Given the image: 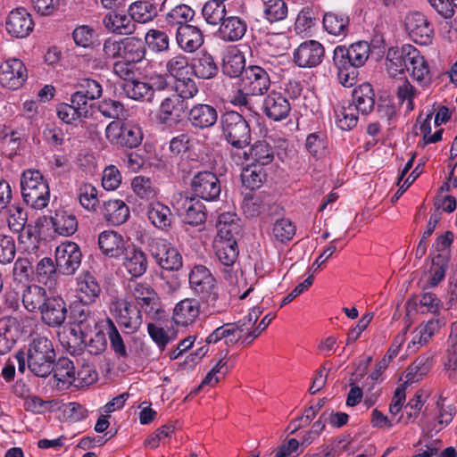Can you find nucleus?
I'll list each match as a JSON object with an SVG mask.
<instances>
[{"label":"nucleus","mask_w":457,"mask_h":457,"mask_svg":"<svg viewBox=\"0 0 457 457\" xmlns=\"http://www.w3.org/2000/svg\"><path fill=\"white\" fill-rule=\"evenodd\" d=\"M77 291L81 303L89 304L99 296L101 287L93 275L86 272L78 278Z\"/></svg>","instance_id":"nucleus-37"},{"label":"nucleus","mask_w":457,"mask_h":457,"mask_svg":"<svg viewBox=\"0 0 457 457\" xmlns=\"http://www.w3.org/2000/svg\"><path fill=\"white\" fill-rule=\"evenodd\" d=\"M201 303L196 298H186L179 302L173 310V321L183 327L193 324L200 314Z\"/></svg>","instance_id":"nucleus-22"},{"label":"nucleus","mask_w":457,"mask_h":457,"mask_svg":"<svg viewBox=\"0 0 457 457\" xmlns=\"http://www.w3.org/2000/svg\"><path fill=\"white\" fill-rule=\"evenodd\" d=\"M195 11L187 4H179L172 8L166 15V21L171 26L189 25L193 20Z\"/></svg>","instance_id":"nucleus-56"},{"label":"nucleus","mask_w":457,"mask_h":457,"mask_svg":"<svg viewBox=\"0 0 457 457\" xmlns=\"http://www.w3.org/2000/svg\"><path fill=\"white\" fill-rule=\"evenodd\" d=\"M158 4L150 1L141 0L131 4L128 12L135 23H145L153 21L158 15Z\"/></svg>","instance_id":"nucleus-41"},{"label":"nucleus","mask_w":457,"mask_h":457,"mask_svg":"<svg viewBox=\"0 0 457 457\" xmlns=\"http://www.w3.org/2000/svg\"><path fill=\"white\" fill-rule=\"evenodd\" d=\"M412 50L411 45H404L401 48L390 47L386 54V68L391 77L409 71V56Z\"/></svg>","instance_id":"nucleus-24"},{"label":"nucleus","mask_w":457,"mask_h":457,"mask_svg":"<svg viewBox=\"0 0 457 457\" xmlns=\"http://www.w3.org/2000/svg\"><path fill=\"white\" fill-rule=\"evenodd\" d=\"M21 190L26 204L37 210L47 206L50 189L48 183L38 170L29 169L21 173Z\"/></svg>","instance_id":"nucleus-3"},{"label":"nucleus","mask_w":457,"mask_h":457,"mask_svg":"<svg viewBox=\"0 0 457 457\" xmlns=\"http://www.w3.org/2000/svg\"><path fill=\"white\" fill-rule=\"evenodd\" d=\"M103 23L107 30L119 35H131L137 29L129 12L112 11L104 16Z\"/></svg>","instance_id":"nucleus-25"},{"label":"nucleus","mask_w":457,"mask_h":457,"mask_svg":"<svg viewBox=\"0 0 457 457\" xmlns=\"http://www.w3.org/2000/svg\"><path fill=\"white\" fill-rule=\"evenodd\" d=\"M141 310L133 303L125 302L119 310L117 322L124 327L128 333L137 332L142 324Z\"/></svg>","instance_id":"nucleus-35"},{"label":"nucleus","mask_w":457,"mask_h":457,"mask_svg":"<svg viewBox=\"0 0 457 457\" xmlns=\"http://www.w3.org/2000/svg\"><path fill=\"white\" fill-rule=\"evenodd\" d=\"M105 137L112 145L132 149L141 145L143 132L138 125L112 120L105 128Z\"/></svg>","instance_id":"nucleus-5"},{"label":"nucleus","mask_w":457,"mask_h":457,"mask_svg":"<svg viewBox=\"0 0 457 457\" xmlns=\"http://www.w3.org/2000/svg\"><path fill=\"white\" fill-rule=\"evenodd\" d=\"M43 322L49 327L57 328L63 324L68 314V306L59 295L48 296L41 311Z\"/></svg>","instance_id":"nucleus-19"},{"label":"nucleus","mask_w":457,"mask_h":457,"mask_svg":"<svg viewBox=\"0 0 457 457\" xmlns=\"http://www.w3.org/2000/svg\"><path fill=\"white\" fill-rule=\"evenodd\" d=\"M190 62L188 58L179 54L170 58L166 62V71L174 79H179L189 74Z\"/></svg>","instance_id":"nucleus-57"},{"label":"nucleus","mask_w":457,"mask_h":457,"mask_svg":"<svg viewBox=\"0 0 457 457\" xmlns=\"http://www.w3.org/2000/svg\"><path fill=\"white\" fill-rule=\"evenodd\" d=\"M411 71V76L421 84H428L431 80V74L428 64L420 51L412 46V50L409 56V71Z\"/></svg>","instance_id":"nucleus-39"},{"label":"nucleus","mask_w":457,"mask_h":457,"mask_svg":"<svg viewBox=\"0 0 457 457\" xmlns=\"http://www.w3.org/2000/svg\"><path fill=\"white\" fill-rule=\"evenodd\" d=\"M48 295L44 287L33 285L26 288L22 295V303L24 307L29 312H35L43 309L44 303H46Z\"/></svg>","instance_id":"nucleus-44"},{"label":"nucleus","mask_w":457,"mask_h":457,"mask_svg":"<svg viewBox=\"0 0 457 457\" xmlns=\"http://www.w3.org/2000/svg\"><path fill=\"white\" fill-rule=\"evenodd\" d=\"M69 318L71 323L74 325L71 328V334L82 341L87 337L92 328H97V327H100V323L90 314L87 308L82 304H76L71 307Z\"/></svg>","instance_id":"nucleus-14"},{"label":"nucleus","mask_w":457,"mask_h":457,"mask_svg":"<svg viewBox=\"0 0 457 457\" xmlns=\"http://www.w3.org/2000/svg\"><path fill=\"white\" fill-rule=\"evenodd\" d=\"M193 196L207 202L219 199L221 193V184L218 176L212 171L196 172L190 182Z\"/></svg>","instance_id":"nucleus-6"},{"label":"nucleus","mask_w":457,"mask_h":457,"mask_svg":"<svg viewBox=\"0 0 457 457\" xmlns=\"http://www.w3.org/2000/svg\"><path fill=\"white\" fill-rule=\"evenodd\" d=\"M188 280L197 300L209 307H218L219 293L216 279L205 266L195 265L188 275Z\"/></svg>","instance_id":"nucleus-4"},{"label":"nucleus","mask_w":457,"mask_h":457,"mask_svg":"<svg viewBox=\"0 0 457 457\" xmlns=\"http://www.w3.org/2000/svg\"><path fill=\"white\" fill-rule=\"evenodd\" d=\"M327 146V137L321 131L309 134L306 137L305 148L316 158H320L326 154Z\"/></svg>","instance_id":"nucleus-59"},{"label":"nucleus","mask_w":457,"mask_h":457,"mask_svg":"<svg viewBox=\"0 0 457 457\" xmlns=\"http://www.w3.org/2000/svg\"><path fill=\"white\" fill-rule=\"evenodd\" d=\"M98 328L99 330H97L94 337H92L87 342V340H80V342L84 344L85 347L87 348L88 353L94 355L101 354L107 347L106 332L103 328ZM85 339H87V337Z\"/></svg>","instance_id":"nucleus-64"},{"label":"nucleus","mask_w":457,"mask_h":457,"mask_svg":"<svg viewBox=\"0 0 457 457\" xmlns=\"http://www.w3.org/2000/svg\"><path fill=\"white\" fill-rule=\"evenodd\" d=\"M146 215L150 222L159 229L167 230L171 226L173 219L171 211L160 202L151 203L147 206Z\"/></svg>","instance_id":"nucleus-36"},{"label":"nucleus","mask_w":457,"mask_h":457,"mask_svg":"<svg viewBox=\"0 0 457 457\" xmlns=\"http://www.w3.org/2000/svg\"><path fill=\"white\" fill-rule=\"evenodd\" d=\"M295 234V226L289 219H279L272 228L273 237L281 243L290 241Z\"/></svg>","instance_id":"nucleus-60"},{"label":"nucleus","mask_w":457,"mask_h":457,"mask_svg":"<svg viewBox=\"0 0 457 457\" xmlns=\"http://www.w3.org/2000/svg\"><path fill=\"white\" fill-rule=\"evenodd\" d=\"M262 110L269 120L280 121L289 115L291 104L283 93L273 90L264 97Z\"/></svg>","instance_id":"nucleus-16"},{"label":"nucleus","mask_w":457,"mask_h":457,"mask_svg":"<svg viewBox=\"0 0 457 457\" xmlns=\"http://www.w3.org/2000/svg\"><path fill=\"white\" fill-rule=\"evenodd\" d=\"M145 43L154 53L167 52L170 47L169 35L160 29H149L145 37Z\"/></svg>","instance_id":"nucleus-54"},{"label":"nucleus","mask_w":457,"mask_h":457,"mask_svg":"<svg viewBox=\"0 0 457 457\" xmlns=\"http://www.w3.org/2000/svg\"><path fill=\"white\" fill-rule=\"evenodd\" d=\"M217 229L218 233L215 240L224 242L237 241V236L241 231L239 219L235 213H222L218 218Z\"/></svg>","instance_id":"nucleus-31"},{"label":"nucleus","mask_w":457,"mask_h":457,"mask_svg":"<svg viewBox=\"0 0 457 457\" xmlns=\"http://www.w3.org/2000/svg\"><path fill=\"white\" fill-rule=\"evenodd\" d=\"M325 54L324 46L316 40L301 43L294 51V62L300 68H314L321 63Z\"/></svg>","instance_id":"nucleus-12"},{"label":"nucleus","mask_w":457,"mask_h":457,"mask_svg":"<svg viewBox=\"0 0 457 457\" xmlns=\"http://www.w3.org/2000/svg\"><path fill=\"white\" fill-rule=\"evenodd\" d=\"M247 30L246 21L238 16H228L220 23V37L226 42H236L243 38Z\"/></svg>","instance_id":"nucleus-32"},{"label":"nucleus","mask_w":457,"mask_h":457,"mask_svg":"<svg viewBox=\"0 0 457 457\" xmlns=\"http://www.w3.org/2000/svg\"><path fill=\"white\" fill-rule=\"evenodd\" d=\"M36 274L39 282L52 286L59 274L56 261L49 257L42 258L37 264Z\"/></svg>","instance_id":"nucleus-52"},{"label":"nucleus","mask_w":457,"mask_h":457,"mask_svg":"<svg viewBox=\"0 0 457 457\" xmlns=\"http://www.w3.org/2000/svg\"><path fill=\"white\" fill-rule=\"evenodd\" d=\"M190 71L198 79H211L218 74L219 68L211 54L201 51L191 59Z\"/></svg>","instance_id":"nucleus-23"},{"label":"nucleus","mask_w":457,"mask_h":457,"mask_svg":"<svg viewBox=\"0 0 457 457\" xmlns=\"http://www.w3.org/2000/svg\"><path fill=\"white\" fill-rule=\"evenodd\" d=\"M357 110L352 104L347 106H337L334 112L336 123L342 130H350L357 125L358 115Z\"/></svg>","instance_id":"nucleus-51"},{"label":"nucleus","mask_w":457,"mask_h":457,"mask_svg":"<svg viewBox=\"0 0 457 457\" xmlns=\"http://www.w3.org/2000/svg\"><path fill=\"white\" fill-rule=\"evenodd\" d=\"M246 68L245 55L237 48L233 47L224 54L221 71L225 76L229 78L241 76L243 78Z\"/></svg>","instance_id":"nucleus-33"},{"label":"nucleus","mask_w":457,"mask_h":457,"mask_svg":"<svg viewBox=\"0 0 457 457\" xmlns=\"http://www.w3.org/2000/svg\"><path fill=\"white\" fill-rule=\"evenodd\" d=\"M27 79V69L19 59L4 62L0 66V83L3 87L15 90Z\"/></svg>","instance_id":"nucleus-17"},{"label":"nucleus","mask_w":457,"mask_h":457,"mask_svg":"<svg viewBox=\"0 0 457 457\" xmlns=\"http://www.w3.org/2000/svg\"><path fill=\"white\" fill-rule=\"evenodd\" d=\"M137 307L152 320H161L164 311L154 289L147 283H136L131 288Z\"/></svg>","instance_id":"nucleus-7"},{"label":"nucleus","mask_w":457,"mask_h":457,"mask_svg":"<svg viewBox=\"0 0 457 457\" xmlns=\"http://www.w3.org/2000/svg\"><path fill=\"white\" fill-rule=\"evenodd\" d=\"M244 89L251 96H262L270 87V75L262 67L258 65L248 66L242 78Z\"/></svg>","instance_id":"nucleus-15"},{"label":"nucleus","mask_w":457,"mask_h":457,"mask_svg":"<svg viewBox=\"0 0 457 457\" xmlns=\"http://www.w3.org/2000/svg\"><path fill=\"white\" fill-rule=\"evenodd\" d=\"M75 89L71 96L78 104L85 106L87 110L91 107L88 102L98 99L103 94V88L99 82L88 78L80 79L75 85Z\"/></svg>","instance_id":"nucleus-28"},{"label":"nucleus","mask_w":457,"mask_h":457,"mask_svg":"<svg viewBox=\"0 0 457 457\" xmlns=\"http://www.w3.org/2000/svg\"><path fill=\"white\" fill-rule=\"evenodd\" d=\"M185 109L184 101L179 96L171 95L161 102L157 120L162 125H170L174 120L179 121Z\"/></svg>","instance_id":"nucleus-26"},{"label":"nucleus","mask_w":457,"mask_h":457,"mask_svg":"<svg viewBox=\"0 0 457 457\" xmlns=\"http://www.w3.org/2000/svg\"><path fill=\"white\" fill-rule=\"evenodd\" d=\"M410 327L408 324L403 329L402 334H398L393 345L388 349L386 354L378 362L375 370L370 375L372 380H377L380 374L387 368L390 361L398 354L401 345L405 341V334Z\"/></svg>","instance_id":"nucleus-45"},{"label":"nucleus","mask_w":457,"mask_h":457,"mask_svg":"<svg viewBox=\"0 0 457 457\" xmlns=\"http://www.w3.org/2000/svg\"><path fill=\"white\" fill-rule=\"evenodd\" d=\"M125 61L130 63L141 62L146 53L145 43L136 37H125Z\"/></svg>","instance_id":"nucleus-50"},{"label":"nucleus","mask_w":457,"mask_h":457,"mask_svg":"<svg viewBox=\"0 0 457 457\" xmlns=\"http://www.w3.org/2000/svg\"><path fill=\"white\" fill-rule=\"evenodd\" d=\"M54 378L62 383L72 384L76 381V371L72 361L67 357L55 359Z\"/></svg>","instance_id":"nucleus-53"},{"label":"nucleus","mask_w":457,"mask_h":457,"mask_svg":"<svg viewBox=\"0 0 457 457\" xmlns=\"http://www.w3.org/2000/svg\"><path fill=\"white\" fill-rule=\"evenodd\" d=\"M57 116L67 124L90 116L89 110L85 106L78 104L77 101L71 96V104L61 103L56 107Z\"/></svg>","instance_id":"nucleus-38"},{"label":"nucleus","mask_w":457,"mask_h":457,"mask_svg":"<svg viewBox=\"0 0 457 457\" xmlns=\"http://www.w3.org/2000/svg\"><path fill=\"white\" fill-rule=\"evenodd\" d=\"M250 155L260 167L268 165L274 160V148L267 140H259L251 146Z\"/></svg>","instance_id":"nucleus-49"},{"label":"nucleus","mask_w":457,"mask_h":457,"mask_svg":"<svg viewBox=\"0 0 457 457\" xmlns=\"http://www.w3.org/2000/svg\"><path fill=\"white\" fill-rule=\"evenodd\" d=\"M100 327L103 328L110 341L111 349L119 359H126L129 357L127 346L123 341L114 322L107 318L105 320L100 322Z\"/></svg>","instance_id":"nucleus-40"},{"label":"nucleus","mask_w":457,"mask_h":457,"mask_svg":"<svg viewBox=\"0 0 457 457\" xmlns=\"http://www.w3.org/2000/svg\"><path fill=\"white\" fill-rule=\"evenodd\" d=\"M98 245L104 255L110 258H119L126 252L129 245L120 234L106 230L100 233Z\"/></svg>","instance_id":"nucleus-27"},{"label":"nucleus","mask_w":457,"mask_h":457,"mask_svg":"<svg viewBox=\"0 0 457 457\" xmlns=\"http://www.w3.org/2000/svg\"><path fill=\"white\" fill-rule=\"evenodd\" d=\"M176 42L184 52L193 53L204 44V36L198 27L182 25L176 29Z\"/></svg>","instance_id":"nucleus-21"},{"label":"nucleus","mask_w":457,"mask_h":457,"mask_svg":"<svg viewBox=\"0 0 457 457\" xmlns=\"http://www.w3.org/2000/svg\"><path fill=\"white\" fill-rule=\"evenodd\" d=\"M333 63L337 71L339 82L345 87L353 86L358 77V68L350 50L345 46H337L333 51Z\"/></svg>","instance_id":"nucleus-9"},{"label":"nucleus","mask_w":457,"mask_h":457,"mask_svg":"<svg viewBox=\"0 0 457 457\" xmlns=\"http://www.w3.org/2000/svg\"><path fill=\"white\" fill-rule=\"evenodd\" d=\"M168 85L166 79L159 76L152 84L138 79L123 82L122 89L126 96L133 100L152 104L155 100L156 93L166 89Z\"/></svg>","instance_id":"nucleus-8"},{"label":"nucleus","mask_w":457,"mask_h":457,"mask_svg":"<svg viewBox=\"0 0 457 457\" xmlns=\"http://www.w3.org/2000/svg\"><path fill=\"white\" fill-rule=\"evenodd\" d=\"M202 14L210 25H220L226 18V6L223 3L210 0L204 4Z\"/></svg>","instance_id":"nucleus-55"},{"label":"nucleus","mask_w":457,"mask_h":457,"mask_svg":"<svg viewBox=\"0 0 457 457\" xmlns=\"http://www.w3.org/2000/svg\"><path fill=\"white\" fill-rule=\"evenodd\" d=\"M448 264V256L438 253L432 260L431 277L428 285L432 287L437 286L445 278Z\"/></svg>","instance_id":"nucleus-61"},{"label":"nucleus","mask_w":457,"mask_h":457,"mask_svg":"<svg viewBox=\"0 0 457 457\" xmlns=\"http://www.w3.org/2000/svg\"><path fill=\"white\" fill-rule=\"evenodd\" d=\"M266 179V173L262 167L257 164L247 166L242 170V184L250 190H255L262 187Z\"/></svg>","instance_id":"nucleus-47"},{"label":"nucleus","mask_w":457,"mask_h":457,"mask_svg":"<svg viewBox=\"0 0 457 457\" xmlns=\"http://www.w3.org/2000/svg\"><path fill=\"white\" fill-rule=\"evenodd\" d=\"M242 337L237 334L236 330L228 328L225 324L214 329L207 337L206 344H216L221 339H224V343L227 346L234 345L240 341Z\"/></svg>","instance_id":"nucleus-58"},{"label":"nucleus","mask_w":457,"mask_h":457,"mask_svg":"<svg viewBox=\"0 0 457 457\" xmlns=\"http://www.w3.org/2000/svg\"><path fill=\"white\" fill-rule=\"evenodd\" d=\"M5 27L12 37L23 38L33 30L34 22L25 8H16L9 13Z\"/></svg>","instance_id":"nucleus-20"},{"label":"nucleus","mask_w":457,"mask_h":457,"mask_svg":"<svg viewBox=\"0 0 457 457\" xmlns=\"http://www.w3.org/2000/svg\"><path fill=\"white\" fill-rule=\"evenodd\" d=\"M262 12L266 21L274 23L287 18L288 8L284 0H268L263 3Z\"/></svg>","instance_id":"nucleus-48"},{"label":"nucleus","mask_w":457,"mask_h":457,"mask_svg":"<svg viewBox=\"0 0 457 457\" xmlns=\"http://www.w3.org/2000/svg\"><path fill=\"white\" fill-rule=\"evenodd\" d=\"M220 128L224 140L236 149L251 144L252 130L248 120L238 112L228 111L220 115Z\"/></svg>","instance_id":"nucleus-2"},{"label":"nucleus","mask_w":457,"mask_h":457,"mask_svg":"<svg viewBox=\"0 0 457 457\" xmlns=\"http://www.w3.org/2000/svg\"><path fill=\"white\" fill-rule=\"evenodd\" d=\"M349 17L343 13L327 12L323 17V27L329 34L345 37L348 33Z\"/></svg>","instance_id":"nucleus-43"},{"label":"nucleus","mask_w":457,"mask_h":457,"mask_svg":"<svg viewBox=\"0 0 457 457\" xmlns=\"http://www.w3.org/2000/svg\"><path fill=\"white\" fill-rule=\"evenodd\" d=\"M82 253L78 244L65 241L55 249V261L59 274L73 275L80 267Z\"/></svg>","instance_id":"nucleus-10"},{"label":"nucleus","mask_w":457,"mask_h":457,"mask_svg":"<svg viewBox=\"0 0 457 457\" xmlns=\"http://www.w3.org/2000/svg\"><path fill=\"white\" fill-rule=\"evenodd\" d=\"M101 214L109 224L120 226L128 220L129 208L122 200L112 199L104 202Z\"/></svg>","instance_id":"nucleus-30"},{"label":"nucleus","mask_w":457,"mask_h":457,"mask_svg":"<svg viewBox=\"0 0 457 457\" xmlns=\"http://www.w3.org/2000/svg\"><path fill=\"white\" fill-rule=\"evenodd\" d=\"M123 266L135 278L141 277L147 270V258L143 250L135 245H128L123 253Z\"/></svg>","instance_id":"nucleus-29"},{"label":"nucleus","mask_w":457,"mask_h":457,"mask_svg":"<svg viewBox=\"0 0 457 457\" xmlns=\"http://www.w3.org/2000/svg\"><path fill=\"white\" fill-rule=\"evenodd\" d=\"M78 198L81 206L95 211L98 204L97 190L91 184L81 185L78 190Z\"/></svg>","instance_id":"nucleus-63"},{"label":"nucleus","mask_w":457,"mask_h":457,"mask_svg":"<svg viewBox=\"0 0 457 457\" xmlns=\"http://www.w3.org/2000/svg\"><path fill=\"white\" fill-rule=\"evenodd\" d=\"M177 210L184 221L191 226L202 225L207 218L205 205L193 195H181L177 201Z\"/></svg>","instance_id":"nucleus-13"},{"label":"nucleus","mask_w":457,"mask_h":457,"mask_svg":"<svg viewBox=\"0 0 457 457\" xmlns=\"http://www.w3.org/2000/svg\"><path fill=\"white\" fill-rule=\"evenodd\" d=\"M175 91L180 99L184 102L187 99L195 97L198 92V87L195 81L189 78L188 75L175 80Z\"/></svg>","instance_id":"nucleus-62"},{"label":"nucleus","mask_w":457,"mask_h":457,"mask_svg":"<svg viewBox=\"0 0 457 457\" xmlns=\"http://www.w3.org/2000/svg\"><path fill=\"white\" fill-rule=\"evenodd\" d=\"M56 353L53 342L46 337H37L21 349L14 358L18 362V371L23 374L27 369L38 378H47L54 369Z\"/></svg>","instance_id":"nucleus-1"},{"label":"nucleus","mask_w":457,"mask_h":457,"mask_svg":"<svg viewBox=\"0 0 457 457\" xmlns=\"http://www.w3.org/2000/svg\"><path fill=\"white\" fill-rule=\"evenodd\" d=\"M51 223L56 233L65 237L73 235L78 229L76 216L67 211L56 212L51 217Z\"/></svg>","instance_id":"nucleus-42"},{"label":"nucleus","mask_w":457,"mask_h":457,"mask_svg":"<svg viewBox=\"0 0 457 457\" xmlns=\"http://www.w3.org/2000/svg\"><path fill=\"white\" fill-rule=\"evenodd\" d=\"M353 105L363 115L370 113L375 107V93L370 83H362L352 94Z\"/></svg>","instance_id":"nucleus-34"},{"label":"nucleus","mask_w":457,"mask_h":457,"mask_svg":"<svg viewBox=\"0 0 457 457\" xmlns=\"http://www.w3.org/2000/svg\"><path fill=\"white\" fill-rule=\"evenodd\" d=\"M405 29L417 44L427 46L431 43L434 29L428 18L420 12H413L405 17Z\"/></svg>","instance_id":"nucleus-11"},{"label":"nucleus","mask_w":457,"mask_h":457,"mask_svg":"<svg viewBox=\"0 0 457 457\" xmlns=\"http://www.w3.org/2000/svg\"><path fill=\"white\" fill-rule=\"evenodd\" d=\"M187 120L194 129H209L217 123L218 111L208 104H195L187 111Z\"/></svg>","instance_id":"nucleus-18"},{"label":"nucleus","mask_w":457,"mask_h":457,"mask_svg":"<svg viewBox=\"0 0 457 457\" xmlns=\"http://www.w3.org/2000/svg\"><path fill=\"white\" fill-rule=\"evenodd\" d=\"M214 248L219 261L225 266H231L237 259L239 250L237 241H214Z\"/></svg>","instance_id":"nucleus-46"}]
</instances>
